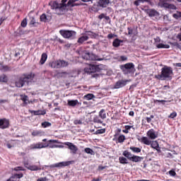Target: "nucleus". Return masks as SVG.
Returning <instances> with one entry per match:
<instances>
[{"instance_id": "obj_1", "label": "nucleus", "mask_w": 181, "mask_h": 181, "mask_svg": "<svg viewBox=\"0 0 181 181\" xmlns=\"http://www.w3.org/2000/svg\"><path fill=\"white\" fill-rule=\"evenodd\" d=\"M54 144H59V141L50 139L47 141V143L45 144H43L42 142L33 144L29 146V149H30L31 151H33V149H43V148H50L53 149L54 148H57V145Z\"/></svg>"}, {"instance_id": "obj_2", "label": "nucleus", "mask_w": 181, "mask_h": 181, "mask_svg": "<svg viewBox=\"0 0 181 181\" xmlns=\"http://www.w3.org/2000/svg\"><path fill=\"white\" fill-rule=\"evenodd\" d=\"M173 76V69H172L169 66H164L161 69V74L156 75L155 78H158V80H172V77Z\"/></svg>"}, {"instance_id": "obj_3", "label": "nucleus", "mask_w": 181, "mask_h": 181, "mask_svg": "<svg viewBox=\"0 0 181 181\" xmlns=\"http://www.w3.org/2000/svg\"><path fill=\"white\" fill-rule=\"evenodd\" d=\"M67 0H62V3L59 4L57 1H52L49 3V5L52 8V9H56L57 11H59V12H57V15H62V11L63 9H66L67 8Z\"/></svg>"}, {"instance_id": "obj_4", "label": "nucleus", "mask_w": 181, "mask_h": 181, "mask_svg": "<svg viewBox=\"0 0 181 181\" xmlns=\"http://www.w3.org/2000/svg\"><path fill=\"white\" fill-rule=\"evenodd\" d=\"M103 69H104V65L103 64L95 65V64H89L84 69V71L88 74H92L93 73H100V71H103Z\"/></svg>"}, {"instance_id": "obj_5", "label": "nucleus", "mask_w": 181, "mask_h": 181, "mask_svg": "<svg viewBox=\"0 0 181 181\" xmlns=\"http://www.w3.org/2000/svg\"><path fill=\"white\" fill-rule=\"evenodd\" d=\"M123 156L127 158V159H128L131 162H134L136 163H138V162H142V160H144V157L133 155L132 153H131V152L128 151H124L123 152Z\"/></svg>"}, {"instance_id": "obj_6", "label": "nucleus", "mask_w": 181, "mask_h": 181, "mask_svg": "<svg viewBox=\"0 0 181 181\" xmlns=\"http://www.w3.org/2000/svg\"><path fill=\"white\" fill-rule=\"evenodd\" d=\"M120 69L124 74H134L136 71L135 65L133 63H127L120 66Z\"/></svg>"}, {"instance_id": "obj_7", "label": "nucleus", "mask_w": 181, "mask_h": 181, "mask_svg": "<svg viewBox=\"0 0 181 181\" xmlns=\"http://www.w3.org/2000/svg\"><path fill=\"white\" fill-rule=\"evenodd\" d=\"M49 66L52 69H62V67H67L69 62L59 59L50 63Z\"/></svg>"}, {"instance_id": "obj_8", "label": "nucleus", "mask_w": 181, "mask_h": 181, "mask_svg": "<svg viewBox=\"0 0 181 181\" xmlns=\"http://www.w3.org/2000/svg\"><path fill=\"white\" fill-rule=\"evenodd\" d=\"M82 57L84 59V60H92V61H98V62H101L104 60L103 58H100L98 55H95L94 54L88 53V52H85L82 55Z\"/></svg>"}, {"instance_id": "obj_9", "label": "nucleus", "mask_w": 181, "mask_h": 181, "mask_svg": "<svg viewBox=\"0 0 181 181\" xmlns=\"http://www.w3.org/2000/svg\"><path fill=\"white\" fill-rule=\"evenodd\" d=\"M24 167L31 172H36L37 170H42V166L37 165H30L29 160H25L23 162Z\"/></svg>"}, {"instance_id": "obj_10", "label": "nucleus", "mask_w": 181, "mask_h": 181, "mask_svg": "<svg viewBox=\"0 0 181 181\" xmlns=\"http://www.w3.org/2000/svg\"><path fill=\"white\" fill-rule=\"evenodd\" d=\"M59 33L65 39H71L76 36V31L73 30H61Z\"/></svg>"}, {"instance_id": "obj_11", "label": "nucleus", "mask_w": 181, "mask_h": 181, "mask_svg": "<svg viewBox=\"0 0 181 181\" xmlns=\"http://www.w3.org/2000/svg\"><path fill=\"white\" fill-rule=\"evenodd\" d=\"M22 76L24 79V81L27 83V84H29V83L33 81V79L35 78V77H36V74H35V73L31 72L30 74H23Z\"/></svg>"}, {"instance_id": "obj_12", "label": "nucleus", "mask_w": 181, "mask_h": 181, "mask_svg": "<svg viewBox=\"0 0 181 181\" xmlns=\"http://www.w3.org/2000/svg\"><path fill=\"white\" fill-rule=\"evenodd\" d=\"M9 127H11V122L9 121V119H0V129H8Z\"/></svg>"}, {"instance_id": "obj_13", "label": "nucleus", "mask_w": 181, "mask_h": 181, "mask_svg": "<svg viewBox=\"0 0 181 181\" xmlns=\"http://www.w3.org/2000/svg\"><path fill=\"white\" fill-rule=\"evenodd\" d=\"M154 42L156 43V46L157 49H169L170 46L169 45H165L160 43V38L159 37H157L154 39ZM160 43V44H158Z\"/></svg>"}, {"instance_id": "obj_14", "label": "nucleus", "mask_w": 181, "mask_h": 181, "mask_svg": "<svg viewBox=\"0 0 181 181\" xmlns=\"http://www.w3.org/2000/svg\"><path fill=\"white\" fill-rule=\"evenodd\" d=\"M71 165V161H62L53 165H51L49 168H64Z\"/></svg>"}, {"instance_id": "obj_15", "label": "nucleus", "mask_w": 181, "mask_h": 181, "mask_svg": "<svg viewBox=\"0 0 181 181\" xmlns=\"http://www.w3.org/2000/svg\"><path fill=\"white\" fill-rule=\"evenodd\" d=\"M65 145L68 146L69 149L71 151V153H74V155H76L77 153V151H78V148L76 146V145L73 144V143L66 142L65 143Z\"/></svg>"}, {"instance_id": "obj_16", "label": "nucleus", "mask_w": 181, "mask_h": 181, "mask_svg": "<svg viewBox=\"0 0 181 181\" xmlns=\"http://www.w3.org/2000/svg\"><path fill=\"white\" fill-rule=\"evenodd\" d=\"M129 80H121L116 83L115 85V88H121L122 87H124V86H127V83H129Z\"/></svg>"}, {"instance_id": "obj_17", "label": "nucleus", "mask_w": 181, "mask_h": 181, "mask_svg": "<svg viewBox=\"0 0 181 181\" xmlns=\"http://www.w3.org/2000/svg\"><path fill=\"white\" fill-rule=\"evenodd\" d=\"M151 148H153V149H156L158 153H160L162 151H160V147H159V143L158 141H151Z\"/></svg>"}, {"instance_id": "obj_18", "label": "nucleus", "mask_w": 181, "mask_h": 181, "mask_svg": "<svg viewBox=\"0 0 181 181\" xmlns=\"http://www.w3.org/2000/svg\"><path fill=\"white\" fill-rule=\"evenodd\" d=\"M25 80L23 79V76H20L16 81V87H18V88H21V87H23L25 86Z\"/></svg>"}, {"instance_id": "obj_19", "label": "nucleus", "mask_w": 181, "mask_h": 181, "mask_svg": "<svg viewBox=\"0 0 181 181\" xmlns=\"http://www.w3.org/2000/svg\"><path fill=\"white\" fill-rule=\"evenodd\" d=\"M147 136H148L150 139H156V138H158V135L155 133V130L153 129L147 132Z\"/></svg>"}, {"instance_id": "obj_20", "label": "nucleus", "mask_w": 181, "mask_h": 181, "mask_svg": "<svg viewBox=\"0 0 181 181\" xmlns=\"http://www.w3.org/2000/svg\"><path fill=\"white\" fill-rule=\"evenodd\" d=\"M104 119L105 118V114H99L98 117H95L93 119V122H96L97 124H103V121H101V119Z\"/></svg>"}, {"instance_id": "obj_21", "label": "nucleus", "mask_w": 181, "mask_h": 181, "mask_svg": "<svg viewBox=\"0 0 181 181\" xmlns=\"http://www.w3.org/2000/svg\"><path fill=\"white\" fill-rule=\"evenodd\" d=\"M138 141L144 145H151V141L148 139V137L146 136H143L141 139H138Z\"/></svg>"}, {"instance_id": "obj_22", "label": "nucleus", "mask_w": 181, "mask_h": 181, "mask_svg": "<svg viewBox=\"0 0 181 181\" xmlns=\"http://www.w3.org/2000/svg\"><path fill=\"white\" fill-rule=\"evenodd\" d=\"M110 4V0H99L98 5L102 8H107V6Z\"/></svg>"}, {"instance_id": "obj_23", "label": "nucleus", "mask_w": 181, "mask_h": 181, "mask_svg": "<svg viewBox=\"0 0 181 181\" xmlns=\"http://www.w3.org/2000/svg\"><path fill=\"white\" fill-rule=\"evenodd\" d=\"M146 13H148V16H156L158 15V11L153 9H147L146 10Z\"/></svg>"}, {"instance_id": "obj_24", "label": "nucleus", "mask_w": 181, "mask_h": 181, "mask_svg": "<svg viewBox=\"0 0 181 181\" xmlns=\"http://www.w3.org/2000/svg\"><path fill=\"white\" fill-rule=\"evenodd\" d=\"M86 40H88V35H83V36L78 38V43L83 44L84 43V42H86Z\"/></svg>"}, {"instance_id": "obj_25", "label": "nucleus", "mask_w": 181, "mask_h": 181, "mask_svg": "<svg viewBox=\"0 0 181 181\" xmlns=\"http://www.w3.org/2000/svg\"><path fill=\"white\" fill-rule=\"evenodd\" d=\"M50 19H52V16H47L46 14H42L40 16L41 22H49V21H50Z\"/></svg>"}, {"instance_id": "obj_26", "label": "nucleus", "mask_w": 181, "mask_h": 181, "mask_svg": "<svg viewBox=\"0 0 181 181\" xmlns=\"http://www.w3.org/2000/svg\"><path fill=\"white\" fill-rule=\"evenodd\" d=\"M128 35L130 36H136L138 35V31L136 29H132L130 28H128Z\"/></svg>"}, {"instance_id": "obj_27", "label": "nucleus", "mask_w": 181, "mask_h": 181, "mask_svg": "<svg viewBox=\"0 0 181 181\" xmlns=\"http://www.w3.org/2000/svg\"><path fill=\"white\" fill-rule=\"evenodd\" d=\"M47 60V54L46 53H43L42 54L40 61V64H45V63L46 62V61Z\"/></svg>"}, {"instance_id": "obj_28", "label": "nucleus", "mask_w": 181, "mask_h": 181, "mask_svg": "<svg viewBox=\"0 0 181 181\" xmlns=\"http://www.w3.org/2000/svg\"><path fill=\"white\" fill-rule=\"evenodd\" d=\"M129 149L133 152V153H141V148L134 147V146H131Z\"/></svg>"}, {"instance_id": "obj_29", "label": "nucleus", "mask_w": 181, "mask_h": 181, "mask_svg": "<svg viewBox=\"0 0 181 181\" xmlns=\"http://www.w3.org/2000/svg\"><path fill=\"white\" fill-rule=\"evenodd\" d=\"M31 135L33 136H42V135H43V132L40 130H35L31 133Z\"/></svg>"}, {"instance_id": "obj_30", "label": "nucleus", "mask_w": 181, "mask_h": 181, "mask_svg": "<svg viewBox=\"0 0 181 181\" xmlns=\"http://www.w3.org/2000/svg\"><path fill=\"white\" fill-rule=\"evenodd\" d=\"M78 0H69L67 3V6H77L78 4H76Z\"/></svg>"}, {"instance_id": "obj_31", "label": "nucleus", "mask_w": 181, "mask_h": 181, "mask_svg": "<svg viewBox=\"0 0 181 181\" xmlns=\"http://www.w3.org/2000/svg\"><path fill=\"white\" fill-rule=\"evenodd\" d=\"M78 104V100H68V105L69 107H76Z\"/></svg>"}, {"instance_id": "obj_32", "label": "nucleus", "mask_w": 181, "mask_h": 181, "mask_svg": "<svg viewBox=\"0 0 181 181\" xmlns=\"http://www.w3.org/2000/svg\"><path fill=\"white\" fill-rule=\"evenodd\" d=\"M119 162L122 165H127L128 163V159H127L125 157H119Z\"/></svg>"}, {"instance_id": "obj_33", "label": "nucleus", "mask_w": 181, "mask_h": 181, "mask_svg": "<svg viewBox=\"0 0 181 181\" xmlns=\"http://www.w3.org/2000/svg\"><path fill=\"white\" fill-rule=\"evenodd\" d=\"M121 43H122V40H120L119 39H115L114 41H113V46L114 47H119V45H121Z\"/></svg>"}, {"instance_id": "obj_34", "label": "nucleus", "mask_w": 181, "mask_h": 181, "mask_svg": "<svg viewBox=\"0 0 181 181\" xmlns=\"http://www.w3.org/2000/svg\"><path fill=\"white\" fill-rule=\"evenodd\" d=\"M8 81V77L5 74L0 75V82L6 83Z\"/></svg>"}, {"instance_id": "obj_35", "label": "nucleus", "mask_w": 181, "mask_h": 181, "mask_svg": "<svg viewBox=\"0 0 181 181\" xmlns=\"http://www.w3.org/2000/svg\"><path fill=\"white\" fill-rule=\"evenodd\" d=\"M0 70L1 71H10L11 68L8 66L0 65Z\"/></svg>"}, {"instance_id": "obj_36", "label": "nucleus", "mask_w": 181, "mask_h": 181, "mask_svg": "<svg viewBox=\"0 0 181 181\" xmlns=\"http://www.w3.org/2000/svg\"><path fill=\"white\" fill-rule=\"evenodd\" d=\"M41 127L42 128H48L49 127H52V123L49 122H43L41 124Z\"/></svg>"}, {"instance_id": "obj_37", "label": "nucleus", "mask_w": 181, "mask_h": 181, "mask_svg": "<svg viewBox=\"0 0 181 181\" xmlns=\"http://www.w3.org/2000/svg\"><path fill=\"white\" fill-rule=\"evenodd\" d=\"M105 129H98L95 133L94 135H101L102 134H105Z\"/></svg>"}, {"instance_id": "obj_38", "label": "nucleus", "mask_w": 181, "mask_h": 181, "mask_svg": "<svg viewBox=\"0 0 181 181\" xmlns=\"http://www.w3.org/2000/svg\"><path fill=\"white\" fill-rule=\"evenodd\" d=\"M164 6L165 8H168V9H176V6H175L174 4H165Z\"/></svg>"}, {"instance_id": "obj_39", "label": "nucleus", "mask_w": 181, "mask_h": 181, "mask_svg": "<svg viewBox=\"0 0 181 181\" xmlns=\"http://www.w3.org/2000/svg\"><path fill=\"white\" fill-rule=\"evenodd\" d=\"M125 141V136L124 134L120 135L117 139V142L119 144H122Z\"/></svg>"}, {"instance_id": "obj_40", "label": "nucleus", "mask_w": 181, "mask_h": 181, "mask_svg": "<svg viewBox=\"0 0 181 181\" xmlns=\"http://www.w3.org/2000/svg\"><path fill=\"white\" fill-rule=\"evenodd\" d=\"M84 151L86 153H88L89 155H94V151L90 148H86Z\"/></svg>"}, {"instance_id": "obj_41", "label": "nucleus", "mask_w": 181, "mask_h": 181, "mask_svg": "<svg viewBox=\"0 0 181 181\" xmlns=\"http://www.w3.org/2000/svg\"><path fill=\"white\" fill-rule=\"evenodd\" d=\"M14 170L16 172H19V171L25 172V170H26V169H25V168H23L22 166H18V167L14 168Z\"/></svg>"}, {"instance_id": "obj_42", "label": "nucleus", "mask_w": 181, "mask_h": 181, "mask_svg": "<svg viewBox=\"0 0 181 181\" xmlns=\"http://www.w3.org/2000/svg\"><path fill=\"white\" fill-rule=\"evenodd\" d=\"M12 177L14 179H22V177H23V173L14 174L13 175H12Z\"/></svg>"}, {"instance_id": "obj_43", "label": "nucleus", "mask_w": 181, "mask_h": 181, "mask_svg": "<svg viewBox=\"0 0 181 181\" xmlns=\"http://www.w3.org/2000/svg\"><path fill=\"white\" fill-rule=\"evenodd\" d=\"M21 26L22 28H26L27 25H28V19L24 18L22 22H21Z\"/></svg>"}, {"instance_id": "obj_44", "label": "nucleus", "mask_w": 181, "mask_h": 181, "mask_svg": "<svg viewBox=\"0 0 181 181\" xmlns=\"http://www.w3.org/2000/svg\"><path fill=\"white\" fill-rule=\"evenodd\" d=\"M84 98H86V100H93V98H94V95L88 93L84 96Z\"/></svg>"}, {"instance_id": "obj_45", "label": "nucleus", "mask_w": 181, "mask_h": 181, "mask_svg": "<svg viewBox=\"0 0 181 181\" xmlns=\"http://www.w3.org/2000/svg\"><path fill=\"white\" fill-rule=\"evenodd\" d=\"M173 18H175V19H179V18H181V12L177 11L176 13H174L173 15Z\"/></svg>"}, {"instance_id": "obj_46", "label": "nucleus", "mask_w": 181, "mask_h": 181, "mask_svg": "<svg viewBox=\"0 0 181 181\" xmlns=\"http://www.w3.org/2000/svg\"><path fill=\"white\" fill-rule=\"evenodd\" d=\"M21 100L23 101L24 104H28V96L26 95H21Z\"/></svg>"}, {"instance_id": "obj_47", "label": "nucleus", "mask_w": 181, "mask_h": 181, "mask_svg": "<svg viewBox=\"0 0 181 181\" xmlns=\"http://www.w3.org/2000/svg\"><path fill=\"white\" fill-rule=\"evenodd\" d=\"M74 123L75 124V125H81V124H83V120L82 119L75 120Z\"/></svg>"}, {"instance_id": "obj_48", "label": "nucleus", "mask_w": 181, "mask_h": 181, "mask_svg": "<svg viewBox=\"0 0 181 181\" xmlns=\"http://www.w3.org/2000/svg\"><path fill=\"white\" fill-rule=\"evenodd\" d=\"M169 175H170V176H176V172H175V170H170L169 171Z\"/></svg>"}, {"instance_id": "obj_49", "label": "nucleus", "mask_w": 181, "mask_h": 181, "mask_svg": "<svg viewBox=\"0 0 181 181\" xmlns=\"http://www.w3.org/2000/svg\"><path fill=\"white\" fill-rule=\"evenodd\" d=\"M107 166H103V165H99L98 169V170H104V169H106Z\"/></svg>"}, {"instance_id": "obj_50", "label": "nucleus", "mask_w": 181, "mask_h": 181, "mask_svg": "<svg viewBox=\"0 0 181 181\" xmlns=\"http://www.w3.org/2000/svg\"><path fill=\"white\" fill-rule=\"evenodd\" d=\"M177 115V114H170L168 116V118H176Z\"/></svg>"}, {"instance_id": "obj_51", "label": "nucleus", "mask_w": 181, "mask_h": 181, "mask_svg": "<svg viewBox=\"0 0 181 181\" xmlns=\"http://www.w3.org/2000/svg\"><path fill=\"white\" fill-rule=\"evenodd\" d=\"M131 128H132V126H130V125L124 126V129H127L128 131H129V129H131Z\"/></svg>"}, {"instance_id": "obj_52", "label": "nucleus", "mask_w": 181, "mask_h": 181, "mask_svg": "<svg viewBox=\"0 0 181 181\" xmlns=\"http://www.w3.org/2000/svg\"><path fill=\"white\" fill-rule=\"evenodd\" d=\"M115 36V35H114V34H109L107 35V38L108 39H112Z\"/></svg>"}, {"instance_id": "obj_53", "label": "nucleus", "mask_w": 181, "mask_h": 181, "mask_svg": "<svg viewBox=\"0 0 181 181\" xmlns=\"http://www.w3.org/2000/svg\"><path fill=\"white\" fill-rule=\"evenodd\" d=\"M103 18H105V15L104 13H102L100 16H98L99 19H103Z\"/></svg>"}, {"instance_id": "obj_54", "label": "nucleus", "mask_w": 181, "mask_h": 181, "mask_svg": "<svg viewBox=\"0 0 181 181\" xmlns=\"http://www.w3.org/2000/svg\"><path fill=\"white\" fill-rule=\"evenodd\" d=\"M92 77H93V78H98V77H100V74H95L92 75Z\"/></svg>"}, {"instance_id": "obj_55", "label": "nucleus", "mask_w": 181, "mask_h": 181, "mask_svg": "<svg viewBox=\"0 0 181 181\" xmlns=\"http://www.w3.org/2000/svg\"><path fill=\"white\" fill-rule=\"evenodd\" d=\"M67 76V72H62L61 77H66Z\"/></svg>"}, {"instance_id": "obj_56", "label": "nucleus", "mask_w": 181, "mask_h": 181, "mask_svg": "<svg viewBox=\"0 0 181 181\" xmlns=\"http://www.w3.org/2000/svg\"><path fill=\"white\" fill-rule=\"evenodd\" d=\"M120 59L122 62H125V60H127V58L126 57L122 56L120 57Z\"/></svg>"}, {"instance_id": "obj_57", "label": "nucleus", "mask_w": 181, "mask_h": 181, "mask_svg": "<svg viewBox=\"0 0 181 181\" xmlns=\"http://www.w3.org/2000/svg\"><path fill=\"white\" fill-rule=\"evenodd\" d=\"M4 21H5V18L0 17V26H1V25H2V23H4Z\"/></svg>"}, {"instance_id": "obj_58", "label": "nucleus", "mask_w": 181, "mask_h": 181, "mask_svg": "<svg viewBox=\"0 0 181 181\" xmlns=\"http://www.w3.org/2000/svg\"><path fill=\"white\" fill-rule=\"evenodd\" d=\"M36 22H35V18H33V20L30 21V25H35Z\"/></svg>"}, {"instance_id": "obj_59", "label": "nucleus", "mask_w": 181, "mask_h": 181, "mask_svg": "<svg viewBox=\"0 0 181 181\" xmlns=\"http://www.w3.org/2000/svg\"><path fill=\"white\" fill-rule=\"evenodd\" d=\"M146 121L149 124L152 121V119L151 117H146Z\"/></svg>"}, {"instance_id": "obj_60", "label": "nucleus", "mask_w": 181, "mask_h": 181, "mask_svg": "<svg viewBox=\"0 0 181 181\" xmlns=\"http://www.w3.org/2000/svg\"><path fill=\"white\" fill-rule=\"evenodd\" d=\"M91 181H101L100 178H93Z\"/></svg>"}, {"instance_id": "obj_61", "label": "nucleus", "mask_w": 181, "mask_h": 181, "mask_svg": "<svg viewBox=\"0 0 181 181\" xmlns=\"http://www.w3.org/2000/svg\"><path fill=\"white\" fill-rule=\"evenodd\" d=\"M6 145H7V148H8V149H11V148H12V145H11V144L8 143Z\"/></svg>"}, {"instance_id": "obj_62", "label": "nucleus", "mask_w": 181, "mask_h": 181, "mask_svg": "<svg viewBox=\"0 0 181 181\" xmlns=\"http://www.w3.org/2000/svg\"><path fill=\"white\" fill-rule=\"evenodd\" d=\"M134 5H136V6H139V2H138V1H134Z\"/></svg>"}, {"instance_id": "obj_63", "label": "nucleus", "mask_w": 181, "mask_h": 181, "mask_svg": "<svg viewBox=\"0 0 181 181\" xmlns=\"http://www.w3.org/2000/svg\"><path fill=\"white\" fill-rule=\"evenodd\" d=\"M176 67H181V63L175 64Z\"/></svg>"}, {"instance_id": "obj_64", "label": "nucleus", "mask_w": 181, "mask_h": 181, "mask_svg": "<svg viewBox=\"0 0 181 181\" xmlns=\"http://www.w3.org/2000/svg\"><path fill=\"white\" fill-rule=\"evenodd\" d=\"M123 132H124V134H128L129 130H127V129H125L124 130H123Z\"/></svg>"}]
</instances>
